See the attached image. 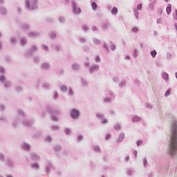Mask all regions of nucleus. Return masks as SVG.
Returning <instances> with one entry per match:
<instances>
[{
    "instance_id": "obj_1",
    "label": "nucleus",
    "mask_w": 177,
    "mask_h": 177,
    "mask_svg": "<svg viewBox=\"0 0 177 177\" xmlns=\"http://www.w3.org/2000/svg\"><path fill=\"white\" fill-rule=\"evenodd\" d=\"M171 133L169 153L172 158L177 157V120H173L171 124Z\"/></svg>"
},
{
    "instance_id": "obj_2",
    "label": "nucleus",
    "mask_w": 177,
    "mask_h": 177,
    "mask_svg": "<svg viewBox=\"0 0 177 177\" xmlns=\"http://www.w3.org/2000/svg\"><path fill=\"white\" fill-rule=\"evenodd\" d=\"M17 113L19 115L21 116V121L23 125H24L25 127H32V124H34V120H30L26 118V113L22 109H18Z\"/></svg>"
},
{
    "instance_id": "obj_3",
    "label": "nucleus",
    "mask_w": 177,
    "mask_h": 177,
    "mask_svg": "<svg viewBox=\"0 0 177 177\" xmlns=\"http://www.w3.org/2000/svg\"><path fill=\"white\" fill-rule=\"evenodd\" d=\"M25 6L27 10H37L38 9V0H26Z\"/></svg>"
},
{
    "instance_id": "obj_4",
    "label": "nucleus",
    "mask_w": 177,
    "mask_h": 177,
    "mask_svg": "<svg viewBox=\"0 0 177 177\" xmlns=\"http://www.w3.org/2000/svg\"><path fill=\"white\" fill-rule=\"evenodd\" d=\"M115 96L114 95V92L113 91L109 90L106 93V97L104 99V103H111L113 102V99H115Z\"/></svg>"
},
{
    "instance_id": "obj_5",
    "label": "nucleus",
    "mask_w": 177,
    "mask_h": 177,
    "mask_svg": "<svg viewBox=\"0 0 177 177\" xmlns=\"http://www.w3.org/2000/svg\"><path fill=\"white\" fill-rule=\"evenodd\" d=\"M80 115H81V113L80 110L77 109H72L70 112V117L72 120H79Z\"/></svg>"
},
{
    "instance_id": "obj_6",
    "label": "nucleus",
    "mask_w": 177,
    "mask_h": 177,
    "mask_svg": "<svg viewBox=\"0 0 177 177\" xmlns=\"http://www.w3.org/2000/svg\"><path fill=\"white\" fill-rule=\"evenodd\" d=\"M38 51V46L37 45H33L31 46L28 51H26L24 54L25 57H30V56H32L34 53Z\"/></svg>"
},
{
    "instance_id": "obj_7",
    "label": "nucleus",
    "mask_w": 177,
    "mask_h": 177,
    "mask_svg": "<svg viewBox=\"0 0 177 177\" xmlns=\"http://www.w3.org/2000/svg\"><path fill=\"white\" fill-rule=\"evenodd\" d=\"M72 8H73V15H77L78 16V15H80L81 12H82L81 10V8L78 7V4L75 1H72Z\"/></svg>"
},
{
    "instance_id": "obj_8",
    "label": "nucleus",
    "mask_w": 177,
    "mask_h": 177,
    "mask_svg": "<svg viewBox=\"0 0 177 177\" xmlns=\"http://www.w3.org/2000/svg\"><path fill=\"white\" fill-rule=\"evenodd\" d=\"M46 110L50 114H51V115H59V114H61L62 113V111L60 109H54L50 106H47Z\"/></svg>"
},
{
    "instance_id": "obj_9",
    "label": "nucleus",
    "mask_w": 177,
    "mask_h": 177,
    "mask_svg": "<svg viewBox=\"0 0 177 177\" xmlns=\"http://www.w3.org/2000/svg\"><path fill=\"white\" fill-rule=\"evenodd\" d=\"M46 165V175H49V174H50V169H52V168H53V164H52V162L50 160H47L45 162Z\"/></svg>"
},
{
    "instance_id": "obj_10",
    "label": "nucleus",
    "mask_w": 177,
    "mask_h": 177,
    "mask_svg": "<svg viewBox=\"0 0 177 177\" xmlns=\"http://www.w3.org/2000/svg\"><path fill=\"white\" fill-rule=\"evenodd\" d=\"M100 68V66L99 65L93 64L89 67L88 71L90 74H93V73H96V71H98Z\"/></svg>"
},
{
    "instance_id": "obj_11",
    "label": "nucleus",
    "mask_w": 177,
    "mask_h": 177,
    "mask_svg": "<svg viewBox=\"0 0 177 177\" xmlns=\"http://www.w3.org/2000/svg\"><path fill=\"white\" fill-rule=\"evenodd\" d=\"M40 68L44 71H49L50 70V63L49 62H43L40 66Z\"/></svg>"
},
{
    "instance_id": "obj_12",
    "label": "nucleus",
    "mask_w": 177,
    "mask_h": 177,
    "mask_svg": "<svg viewBox=\"0 0 177 177\" xmlns=\"http://www.w3.org/2000/svg\"><path fill=\"white\" fill-rule=\"evenodd\" d=\"M21 147L22 150H24L25 151H30V150H31V145L27 142H22L21 144Z\"/></svg>"
},
{
    "instance_id": "obj_13",
    "label": "nucleus",
    "mask_w": 177,
    "mask_h": 177,
    "mask_svg": "<svg viewBox=\"0 0 177 177\" xmlns=\"http://www.w3.org/2000/svg\"><path fill=\"white\" fill-rule=\"evenodd\" d=\"M30 157L32 161H39L41 160V156L34 152L30 154Z\"/></svg>"
},
{
    "instance_id": "obj_14",
    "label": "nucleus",
    "mask_w": 177,
    "mask_h": 177,
    "mask_svg": "<svg viewBox=\"0 0 177 177\" xmlns=\"http://www.w3.org/2000/svg\"><path fill=\"white\" fill-rule=\"evenodd\" d=\"M161 77L162 80L165 81V82H169V74H168L167 72H162Z\"/></svg>"
},
{
    "instance_id": "obj_15",
    "label": "nucleus",
    "mask_w": 177,
    "mask_h": 177,
    "mask_svg": "<svg viewBox=\"0 0 177 177\" xmlns=\"http://www.w3.org/2000/svg\"><path fill=\"white\" fill-rule=\"evenodd\" d=\"M125 139V134L124 133H120L118 135V138H116L115 142L116 143H121Z\"/></svg>"
},
{
    "instance_id": "obj_16",
    "label": "nucleus",
    "mask_w": 177,
    "mask_h": 177,
    "mask_svg": "<svg viewBox=\"0 0 177 177\" xmlns=\"http://www.w3.org/2000/svg\"><path fill=\"white\" fill-rule=\"evenodd\" d=\"M127 174L128 176H132L133 175H135V169L132 167H128L127 169Z\"/></svg>"
},
{
    "instance_id": "obj_17",
    "label": "nucleus",
    "mask_w": 177,
    "mask_h": 177,
    "mask_svg": "<svg viewBox=\"0 0 177 177\" xmlns=\"http://www.w3.org/2000/svg\"><path fill=\"white\" fill-rule=\"evenodd\" d=\"M28 35L30 38H38L39 33L38 32H30Z\"/></svg>"
},
{
    "instance_id": "obj_18",
    "label": "nucleus",
    "mask_w": 177,
    "mask_h": 177,
    "mask_svg": "<svg viewBox=\"0 0 177 177\" xmlns=\"http://www.w3.org/2000/svg\"><path fill=\"white\" fill-rule=\"evenodd\" d=\"M110 28V23L105 22L102 24V31H107Z\"/></svg>"
},
{
    "instance_id": "obj_19",
    "label": "nucleus",
    "mask_w": 177,
    "mask_h": 177,
    "mask_svg": "<svg viewBox=\"0 0 177 177\" xmlns=\"http://www.w3.org/2000/svg\"><path fill=\"white\" fill-rule=\"evenodd\" d=\"M6 165L8 167V168H13V167H15V163L12 159L8 158L6 162Z\"/></svg>"
},
{
    "instance_id": "obj_20",
    "label": "nucleus",
    "mask_w": 177,
    "mask_h": 177,
    "mask_svg": "<svg viewBox=\"0 0 177 177\" xmlns=\"http://www.w3.org/2000/svg\"><path fill=\"white\" fill-rule=\"evenodd\" d=\"M21 28L24 31H28V30H30V25L27 23L22 24L21 25Z\"/></svg>"
},
{
    "instance_id": "obj_21",
    "label": "nucleus",
    "mask_w": 177,
    "mask_h": 177,
    "mask_svg": "<svg viewBox=\"0 0 177 177\" xmlns=\"http://www.w3.org/2000/svg\"><path fill=\"white\" fill-rule=\"evenodd\" d=\"M131 120L133 122H140V121L142 120V118H140L139 115H136L133 116Z\"/></svg>"
},
{
    "instance_id": "obj_22",
    "label": "nucleus",
    "mask_w": 177,
    "mask_h": 177,
    "mask_svg": "<svg viewBox=\"0 0 177 177\" xmlns=\"http://www.w3.org/2000/svg\"><path fill=\"white\" fill-rule=\"evenodd\" d=\"M72 68L74 70V71H77L80 68H81V66L80 64L75 62L72 64Z\"/></svg>"
},
{
    "instance_id": "obj_23",
    "label": "nucleus",
    "mask_w": 177,
    "mask_h": 177,
    "mask_svg": "<svg viewBox=\"0 0 177 177\" xmlns=\"http://www.w3.org/2000/svg\"><path fill=\"white\" fill-rule=\"evenodd\" d=\"M27 37H21L20 39L21 46H26L27 45Z\"/></svg>"
},
{
    "instance_id": "obj_24",
    "label": "nucleus",
    "mask_w": 177,
    "mask_h": 177,
    "mask_svg": "<svg viewBox=\"0 0 177 177\" xmlns=\"http://www.w3.org/2000/svg\"><path fill=\"white\" fill-rule=\"evenodd\" d=\"M42 88H44V89L46 91H49V89L51 88L50 84L48 82H44L42 84Z\"/></svg>"
},
{
    "instance_id": "obj_25",
    "label": "nucleus",
    "mask_w": 177,
    "mask_h": 177,
    "mask_svg": "<svg viewBox=\"0 0 177 177\" xmlns=\"http://www.w3.org/2000/svg\"><path fill=\"white\" fill-rule=\"evenodd\" d=\"M59 89H60L61 92H62L63 93H66L68 91V88L66 85L61 86Z\"/></svg>"
},
{
    "instance_id": "obj_26",
    "label": "nucleus",
    "mask_w": 177,
    "mask_h": 177,
    "mask_svg": "<svg viewBox=\"0 0 177 177\" xmlns=\"http://www.w3.org/2000/svg\"><path fill=\"white\" fill-rule=\"evenodd\" d=\"M111 15H113V16H117V15H118V8H117V7H113V8L111 10Z\"/></svg>"
},
{
    "instance_id": "obj_27",
    "label": "nucleus",
    "mask_w": 177,
    "mask_h": 177,
    "mask_svg": "<svg viewBox=\"0 0 177 177\" xmlns=\"http://www.w3.org/2000/svg\"><path fill=\"white\" fill-rule=\"evenodd\" d=\"M166 12L167 15H171V12H172V6L171 3H169L166 8Z\"/></svg>"
},
{
    "instance_id": "obj_28",
    "label": "nucleus",
    "mask_w": 177,
    "mask_h": 177,
    "mask_svg": "<svg viewBox=\"0 0 177 177\" xmlns=\"http://www.w3.org/2000/svg\"><path fill=\"white\" fill-rule=\"evenodd\" d=\"M0 13L1 15H7L8 10H6V8L3 6L0 7Z\"/></svg>"
},
{
    "instance_id": "obj_29",
    "label": "nucleus",
    "mask_w": 177,
    "mask_h": 177,
    "mask_svg": "<svg viewBox=\"0 0 177 177\" xmlns=\"http://www.w3.org/2000/svg\"><path fill=\"white\" fill-rule=\"evenodd\" d=\"M91 8H92L93 10H94V11L97 10V4L96 3V2L92 1V0H91Z\"/></svg>"
},
{
    "instance_id": "obj_30",
    "label": "nucleus",
    "mask_w": 177,
    "mask_h": 177,
    "mask_svg": "<svg viewBox=\"0 0 177 177\" xmlns=\"http://www.w3.org/2000/svg\"><path fill=\"white\" fill-rule=\"evenodd\" d=\"M78 39L80 42V44H86V39L82 36H80L78 37Z\"/></svg>"
},
{
    "instance_id": "obj_31",
    "label": "nucleus",
    "mask_w": 177,
    "mask_h": 177,
    "mask_svg": "<svg viewBox=\"0 0 177 177\" xmlns=\"http://www.w3.org/2000/svg\"><path fill=\"white\" fill-rule=\"evenodd\" d=\"M95 116L98 118V120H104V115L103 113H97Z\"/></svg>"
},
{
    "instance_id": "obj_32",
    "label": "nucleus",
    "mask_w": 177,
    "mask_h": 177,
    "mask_svg": "<svg viewBox=\"0 0 177 177\" xmlns=\"http://www.w3.org/2000/svg\"><path fill=\"white\" fill-rule=\"evenodd\" d=\"M12 86V82L8 80L4 82V88H10Z\"/></svg>"
},
{
    "instance_id": "obj_33",
    "label": "nucleus",
    "mask_w": 177,
    "mask_h": 177,
    "mask_svg": "<svg viewBox=\"0 0 177 177\" xmlns=\"http://www.w3.org/2000/svg\"><path fill=\"white\" fill-rule=\"evenodd\" d=\"M148 9H149V12H154L155 8H154L153 3H150L149 4Z\"/></svg>"
},
{
    "instance_id": "obj_34",
    "label": "nucleus",
    "mask_w": 177,
    "mask_h": 177,
    "mask_svg": "<svg viewBox=\"0 0 177 177\" xmlns=\"http://www.w3.org/2000/svg\"><path fill=\"white\" fill-rule=\"evenodd\" d=\"M32 169H39V165L37 162L32 163L31 165Z\"/></svg>"
},
{
    "instance_id": "obj_35",
    "label": "nucleus",
    "mask_w": 177,
    "mask_h": 177,
    "mask_svg": "<svg viewBox=\"0 0 177 177\" xmlns=\"http://www.w3.org/2000/svg\"><path fill=\"white\" fill-rule=\"evenodd\" d=\"M110 46L109 48H111V50H112L113 52H114V50H115V49H117V47L115 46V45L114 44H113V41H110Z\"/></svg>"
},
{
    "instance_id": "obj_36",
    "label": "nucleus",
    "mask_w": 177,
    "mask_h": 177,
    "mask_svg": "<svg viewBox=\"0 0 177 177\" xmlns=\"http://www.w3.org/2000/svg\"><path fill=\"white\" fill-rule=\"evenodd\" d=\"M0 82H1V84H5V82H6V77H5V75H0Z\"/></svg>"
},
{
    "instance_id": "obj_37",
    "label": "nucleus",
    "mask_w": 177,
    "mask_h": 177,
    "mask_svg": "<svg viewBox=\"0 0 177 177\" xmlns=\"http://www.w3.org/2000/svg\"><path fill=\"white\" fill-rule=\"evenodd\" d=\"M103 49L106 50V52H110V49L109 48V46H107V44H106V41H103Z\"/></svg>"
},
{
    "instance_id": "obj_38",
    "label": "nucleus",
    "mask_w": 177,
    "mask_h": 177,
    "mask_svg": "<svg viewBox=\"0 0 177 177\" xmlns=\"http://www.w3.org/2000/svg\"><path fill=\"white\" fill-rule=\"evenodd\" d=\"M68 95L69 96H74V90H73V87H69Z\"/></svg>"
},
{
    "instance_id": "obj_39",
    "label": "nucleus",
    "mask_w": 177,
    "mask_h": 177,
    "mask_svg": "<svg viewBox=\"0 0 177 177\" xmlns=\"http://www.w3.org/2000/svg\"><path fill=\"white\" fill-rule=\"evenodd\" d=\"M93 41L95 45H100L102 44V41L97 38H93Z\"/></svg>"
},
{
    "instance_id": "obj_40",
    "label": "nucleus",
    "mask_w": 177,
    "mask_h": 177,
    "mask_svg": "<svg viewBox=\"0 0 177 177\" xmlns=\"http://www.w3.org/2000/svg\"><path fill=\"white\" fill-rule=\"evenodd\" d=\"M10 41L12 45H16L17 44V39L15 37H11Z\"/></svg>"
},
{
    "instance_id": "obj_41",
    "label": "nucleus",
    "mask_w": 177,
    "mask_h": 177,
    "mask_svg": "<svg viewBox=\"0 0 177 177\" xmlns=\"http://www.w3.org/2000/svg\"><path fill=\"white\" fill-rule=\"evenodd\" d=\"M143 165L144 168H147V166L149 165V162H147V158L146 157L143 158Z\"/></svg>"
},
{
    "instance_id": "obj_42",
    "label": "nucleus",
    "mask_w": 177,
    "mask_h": 177,
    "mask_svg": "<svg viewBox=\"0 0 177 177\" xmlns=\"http://www.w3.org/2000/svg\"><path fill=\"white\" fill-rule=\"evenodd\" d=\"M93 150H95L96 153H102V149H100V147H99V145L94 147Z\"/></svg>"
},
{
    "instance_id": "obj_43",
    "label": "nucleus",
    "mask_w": 177,
    "mask_h": 177,
    "mask_svg": "<svg viewBox=\"0 0 177 177\" xmlns=\"http://www.w3.org/2000/svg\"><path fill=\"white\" fill-rule=\"evenodd\" d=\"M127 85V81L126 80H122L120 82L119 84V88H124Z\"/></svg>"
},
{
    "instance_id": "obj_44",
    "label": "nucleus",
    "mask_w": 177,
    "mask_h": 177,
    "mask_svg": "<svg viewBox=\"0 0 177 177\" xmlns=\"http://www.w3.org/2000/svg\"><path fill=\"white\" fill-rule=\"evenodd\" d=\"M172 93L171 88L167 89V91L165 93V97H168Z\"/></svg>"
},
{
    "instance_id": "obj_45",
    "label": "nucleus",
    "mask_w": 177,
    "mask_h": 177,
    "mask_svg": "<svg viewBox=\"0 0 177 177\" xmlns=\"http://www.w3.org/2000/svg\"><path fill=\"white\" fill-rule=\"evenodd\" d=\"M64 132L66 133V135H70L71 133V129L66 127L64 129Z\"/></svg>"
},
{
    "instance_id": "obj_46",
    "label": "nucleus",
    "mask_w": 177,
    "mask_h": 177,
    "mask_svg": "<svg viewBox=\"0 0 177 177\" xmlns=\"http://www.w3.org/2000/svg\"><path fill=\"white\" fill-rule=\"evenodd\" d=\"M57 35V34L55 31H53L50 33V38H52V39H55V38H56Z\"/></svg>"
},
{
    "instance_id": "obj_47",
    "label": "nucleus",
    "mask_w": 177,
    "mask_h": 177,
    "mask_svg": "<svg viewBox=\"0 0 177 177\" xmlns=\"http://www.w3.org/2000/svg\"><path fill=\"white\" fill-rule=\"evenodd\" d=\"M132 32H134V34H138L139 32V28L138 26H135L131 29Z\"/></svg>"
},
{
    "instance_id": "obj_48",
    "label": "nucleus",
    "mask_w": 177,
    "mask_h": 177,
    "mask_svg": "<svg viewBox=\"0 0 177 177\" xmlns=\"http://www.w3.org/2000/svg\"><path fill=\"white\" fill-rule=\"evenodd\" d=\"M52 46H53V49L57 50V52H59L60 51V47H59L58 44H53Z\"/></svg>"
},
{
    "instance_id": "obj_49",
    "label": "nucleus",
    "mask_w": 177,
    "mask_h": 177,
    "mask_svg": "<svg viewBox=\"0 0 177 177\" xmlns=\"http://www.w3.org/2000/svg\"><path fill=\"white\" fill-rule=\"evenodd\" d=\"M150 54H151V56L152 57V58L154 59V57H156V56H157V50H153L151 51Z\"/></svg>"
},
{
    "instance_id": "obj_50",
    "label": "nucleus",
    "mask_w": 177,
    "mask_h": 177,
    "mask_svg": "<svg viewBox=\"0 0 177 177\" xmlns=\"http://www.w3.org/2000/svg\"><path fill=\"white\" fill-rule=\"evenodd\" d=\"M19 121H20V119H17V120H15L12 122V127L14 128H17V122H19Z\"/></svg>"
},
{
    "instance_id": "obj_51",
    "label": "nucleus",
    "mask_w": 177,
    "mask_h": 177,
    "mask_svg": "<svg viewBox=\"0 0 177 177\" xmlns=\"http://www.w3.org/2000/svg\"><path fill=\"white\" fill-rule=\"evenodd\" d=\"M138 50L136 48H134L133 50V57L136 59V57H138Z\"/></svg>"
},
{
    "instance_id": "obj_52",
    "label": "nucleus",
    "mask_w": 177,
    "mask_h": 177,
    "mask_svg": "<svg viewBox=\"0 0 177 177\" xmlns=\"http://www.w3.org/2000/svg\"><path fill=\"white\" fill-rule=\"evenodd\" d=\"M133 12H134V16L136 20H139V12H138V10H136V9L133 10Z\"/></svg>"
},
{
    "instance_id": "obj_53",
    "label": "nucleus",
    "mask_w": 177,
    "mask_h": 177,
    "mask_svg": "<svg viewBox=\"0 0 177 177\" xmlns=\"http://www.w3.org/2000/svg\"><path fill=\"white\" fill-rule=\"evenodd\" d=\"M82 86H88V82L84 78H82Z\"/></svg>"
},
{
    "instance_id": "obj_54",
    "label": "nucleus",
    "mask_w": 177,
    "mask_h": 177,
    "mask_svg": "<svg viewBox=\"0 0 177 177\" xmlns=\"http://www.w3.org/2000/svg\"><path fill=\"white\" fill-rule=\"evenodd\" d=\"M33 62H34L35 63H39V62H41V60L39 59V57H38V56H35V57H33Z\"/></svg>"
},
{
    "instance_id": "obj_55",
    "label": "nucleus",
    "mask_w": 177,
    "mask_h": 177,
    "mask_svg": "<svg viewBox=\"0 0 177 177\" xmlns=\"http://www.w3.org/2000/svg\"><path fill=\"white\" fill-rule=\"evenodd\" d=\"M83 140H84V136L82 135H79L77 138V140L78 142H82Z\"/></svg>"
},
{
    "instance_id": "obj_56",
    "label": "nucleus",
    "mask_w": 177,
    "mask_h": 177,
    "mask_svg": "<svg viewBox=\"0 0 177 177\" xmlns=\"http://www.w3.org/2000/svg\"><path fill=\"white\" fill-rule=\"evenodd\" d=\"M0 161L5 162V155L0 152Z\"/></svg>"
},
{
    "instance_id": "obj_57",
    "label": "nucleus",
    "mask_w": 177,
    "mask_h": 177,
    "mask_svg": "<svg viewBox=\"0 0 177 177\" xmlns=\"http://www.w3.org/2000/svg\"><path fill=\"white\" fill-rule=\"evenodd\" d=\"M114 129H115L116 131H120V129H121V124H116L115 126H114Z\"/></svg>"
},
{
    "instance_id": "obj_58",
    "label": "nucleus",
    "mask_w": 177,
    "mask_h": 177,
    "mask_svg": "<svg viewBox=\"0 0 177 177\" xmlns=\"http://www.w3.org/2000/svg\"><path fill=\"white\" fill-rule=\"evenodd\" d=\"M113 81L114 82H115L116 84H118V82H120V78L118 77H117V76H114L113 77Z\"/></svg>"
},
{
    "instance_id": "obj_59",
    "label": "nucleus",
    "mask_w": 177,
    "mask_h": 177,
    "mask_svg": "<svg viewBox=\"0 0 177 177\" xmlns=\"http://www.w3.org/2000/svg\"><path fill=\"white\" fill-rule=\"evenodd\" d=\"M51 128L53 131H59L60 129V127L57 125H53Z\"/></svg>"
},
{
    "instance_id": "obj_60",
    "label": "nucleus",
    "mask_w": 177,
    "mask_h": 177,
    "mask_svg": "<svg viewBox=\"0 0 177 177\" xmlns=\"http://www.w3.org/2000/svg\"><path fill=\"white\" fill-rule=\"evenodd\" d=\"M111 138V133H108L105 135V140L107 141Z\"/></svg>"
},
{
    "instance_id": "obj_61",
    "label": "nucleus",
    "mask_w": 177,
    "mask_h": 177,
    "mask_svg": "<svg viewBox=\"0 0 177 177\" xmlns=\"http://www.w3.org/2000/svg\"><path fill=\"white\" fill-rule=\"evenodd\" d=\"M55 150L56 151H60V150H62V146L60 145H56L55 147H54Z\"/></svg>"
},
{
    "instance_id": "obj_62",
    "label": "nucleus",
    "mask_w": 177,
    "mask_h": 177,
    "mask_svg": "<svg viewBox=\"0 0 177 177\" xmlns=\"http://www.w3.org/2000/svg\"><path fill=\"white\" fill-rule=\"evenodd\" d=\"M82 30L84 31V32H88V31H89V28L84 25L82 26Z\"/></svg>"
},
{
    "instance_id": "obj_63",
    "label": "nucleus",
    "mask_w": 177,
    "mask_h": 177,
    "mask_svg": "<svg viewBox=\"0 0 177 177\" xmlns=\"http://www.w3.org/2000/svg\"><path fill=\"white\" fill-rule=\"evenodd\" d=\"M46 142H48L49 143H50V142H52V137L50 136H47L45 138Z\"/></svg>"
},
{
    "instance_id": "obj_64",
    "label": "nucleus",
    "mask_w": 177,
    "mask_h": 177,
    "mask_svg": "<svg viewBox=\"0 0 177 177\" xmlns=\"http://www.w3.org/2000/svg\"><path fill=\"white\" fill-rule=\"evenodd\" d=\"M145 109H149L150 110H151L153 109V105H151V104H146Z\"/></svg>"
}]
</instances>
